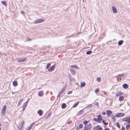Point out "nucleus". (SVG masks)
I'll return each instance as SVG.
<instances>
[{
    "mask_svg": "<svg viewBox=\"0 0 130 130\" xmlns=\"http://www.w3.org/2000/svg\"><path fill=\"white\" fill-rule=\"evenodd\" d=\"M93 120L99 123H101V121L103 120V118L101 115H99L97 116V118H93Z\"/></svg>",
    "mask_w": 130,
    "mask_h": 130,
    "instance_id": "1",
    "label": "nucleus"
},
{
    "mask_svg": "<svg viewBox=\"0 0 130 130\" xmlns=\"http://www.w3.org/2000/svg\"><path fill=\"white\" fill-rule=\"evenodd\" d=\"M91 123L88 124L87 126H85L84 128V130H91L92 129V127H91Z\"/></svg>",
    "mask_w": 130,
    "mask_h": 130,
    "instance_id": "2",
    "label": "nucleus"
},
{
    "mask_svg": "<svg viewBox=\"0 0 130 130\" xmlns=\"http://www.w3.org/2000/svg\"><path fill=\"white\" fill-rule=\"evenodd\" d=\"M69 77V79L70 80V85H72V81H74L75 79L72 76H71V75L70 74H68Z\"/></svg>",
    "mask_w": 130,
    "mask_h": 130,
    "instance_id": "3",
    "label": "nucleus"
},
{
    "mask_svg": "<svg viewBox=\"0 0 130 130\" xmlns=\"http://www.w3.org/2000/svg\"><path fill=\"white\" fill-rule=\"evenodd\" d=\"M44 21V20L43 19H40L37 20L36 21H35L34 23L37 24L38 23H39L42 22Z\"/></svg>",
    "mask_w": 130,
    "mask_h": 130,
    "instance_id": "4",
    "label": "nucleus"
},
{
    "mask_svg": "<svg viewBox=\"0 0 130 130\" xmlns=\"http://www.w3.org/2000/svg\"><path fill=\"white\" fill-rule=\"evenodd\" d=\"M125 115V113H119L116 114L115 115V116L117 117H121L124 116Z\"/></svg>",
    "mask_w": 130,
    "mask_h": 130,
    "instance_id": "5",
    "label": "nucleus"
},
{
    "mask_svg": "<svg viewBox=\"0 0 130 130\" xmlns=\"http://www.w3.org/2000/svg\"><path fill=\"white\" fill-rule=\"evenodd\" d=\"M27 60L26 58L24 57L23 58L19 59L18 60V62H24Z\"/></svg>",
    "mask_w": 130,
    "mask_h": 130,
    "instance_id": "6",
    "label": "nucleus"
},
{
    "mask_svg": "<svg viewBox=\"0 0 130 130\" xmlns=\"http://www.w3.org/2000/svg\"><path fill=\"white\" fill-rule=\"evenodd\" d=\"M55 65H54L51 66L50 68L48 69V71L50 72H51L55 68Z\"/></svg>",
    "mask_w": 130,
    "mask_h": 130,
    "instance_id": "7",
    "label": "nucleus"
},
{
    "mask_svg": "<svg viewBox=\"0 0 130 130\" xmlns=\"http://www.w3.org/2000/svg\"><path fill=\"white\" fill-rule=\"evenodd\" d=\"M70 72H71L72 74L73 75H75L76 74V71L74 70L73 69H71V68H70Z\"/></svg>",
    "mask_w": 130,
    "mask_h": 130,
    "instance_id": "8",
    "label": "nucleus"
},
{
    "mask_svg": "<svg viewBox=\"0 0 130 130\" xmlns=\"http://www.w3.org/2000/svg\"><path fill=\"white\" fill-rule=\"evenodd\" d=\"M106 112L107 117L110 116L112 113V111L110 110H107L106 111Z\"/></svg>",
    "mask_w": 130,
    "mask_h": 130,
    "instance_id": "9",
    "label": "nucleus"
},
{
    "mask_svg": "<svg viewBox=\"0 0 130 130\" xmlns=\"http://www.w3.org/2000/svg\"><path fill=\"white\" fill-rule=\"evenodd\" d=\"M112 9L114 13H117V9L115 6H113L112 7Z\"/></svg>",
    "mask_w": 130,
    "mask_h": 130,
    "instance_id": "10",
    "label": "nucleus"
},
{
    "mask_svg": "<svg viewBox=\"0 0 130 130\" xmlns=\"http://www.w3.org/2000/svg\"><path fill=\"white\" fill-rule=\"evenodd\" d=\"M128 87V85L124 83L123 85V87L124 89L127 88Z\"/></svg>",
    "mask_w": 130,
    "mask_h": 130,
    "instance_id": "11",
    "label": "nucleus"
},
{
    "mask_svg": "<svg viewBox=\"0 0 130 130\" xmlns=\"http://www.w3.org/2000/svg\"><path fill=\"white\" fill-rule=\"evenodd\" d=\"M43 94V92L42 91H41L38 92V95L39 96H42Z\"/></svg>",
    "mask_w": 130,
    "mask_h": 130,
    "instance_id": "12",
    "label": "nucleus"
},
{
    "mask_svg": "<svg viewBox=\"0 0 130 130\" xmlns=\"http://www.w3.org/2000/svg\"><path fill=\"white\" fill-rule=\"evenodd\" d=\"M37 113L40 116H41L43 114V111L41 110H39Z\"/></svg>",
    "mask_w": 130,
    "mask_h": 130,
    "instance_id": "13",
    "label": "nucleus"
},
{
    "mask_svg": "<svg viewBox=\"0 0 130 130\" xmlns=\"http://www.w3.org/2000/svg\"><path fill=\"white\" fill-rule=\"evenodd\" d=\"M84 111L82 110L79 111V113H78L77 115H79L81 114H83L84 113Z\"/></svg>",
    "mask_w": 130,
    "mask_h": 130,
    "instance_id": "14",
    "label": "nucleus"
},
{
    "mask_svg": "<svg viewBox=\"0 0 130 130\" xmlns=\"http://www.w3.org/2000/svg\"><path fill=\"white\" fill-rule=\"evenodd\" d=\"M79 103V102H76V103H75L73 105L72 107L74 108L77 107Z\"/></svg>",
    "mask_w": 130,
    "mask_h": 130,
    "instance_id": "15",
    "label": "nucleus"
},
{
    "mask_svg": "<svg viewBox=\"0 0 130 130\" xmlns=\"http://www.w3.org/2000/svg\"><path fill=\"white\" fill-rule=\"evenodd\" d=\"M122 93L121 92H118L117 93H116V96L118 97L119 96L121 95L122 94Z\"/></svg>",
    "mask_w": 130,
    "mask_h": 130,
    "instance_id": "16",
    "label": "nucleus"
},
{
    "mask_svg": "<svg viewBox=\"0 0 130 130\" xmlns=\"http://www.w3.org/2000/svg\"><path fill=\"white\" fill-rule=\"evenodd\" d=\"M128 117H126L122 119V121H124V122L127 121H127L128 120Z\"/></svg>",
    "mask_w": 130,
    "mask_h": 130,
    "instance_id": "17",
    "label": "nucleus"
},
{
    "mask_svg": "<svg viewBox=\"0 0 130 130\" xmlns=\"http://www.w3.org/2000/svg\"><path fill=\"white\" fill-rule=\"evenodd\" d=\"M126 129L127 130H130V124H128L126 126Z\"/></svg>",
    "mask_w": 130,
    "mask_h": 130,
    "instance_id": "18",
    "label": "nucleus"
},
{
    "mask_svg": "<svg viewBox=\"0 0 130 130\" xmlns=\"http://www.w3.org/2000/svg\"><path fill=\"white\" fill-rule=\"evenodd\" d=\"M123 42V40H120L118 42V44L119 45H121Z\"/></svg>",
    "mask_w": 130,
    "mask_h": 130,
    "instance_id": "19",
    "label": "nucleus"
},
{
    "mask_svg": "<svg viewBox=\"0 0 130 130\" xmlns=\"http://www.w3.org/2000/svg\"><path fill=\"white\" fill-rule=\"evenodd\" d=\"M13 85L14 86H17L18 85L17 82L16 81H14L13 82Z\"/></svg>",
    "mask_w": 130,
    "mask_h": 130,
    "instance_id": "20",
    "label": "nucleus"
},
{
    "mask_svg": "<svg viewBox=\"0 0 130 130\" xmlns=\"http://www.w3.org/2000/svg\"><path fill=\"white\" fill-rule=\"evenodd\" d=\"M66 105L65 103H63L61 105V108L62 109L65 108L66 107Z\"/></svg>",
    "mask_w": 130,
    "mask_h": 130,
    "instance_id": "21",
    "label": "nucleus"
},
{
    "mask_svg": "<svg viewBox=\"0 0 130 130\" xmlns=\"http://www.w3.org/2000/svg\"><path fill=\"white\" fill-rule=\"evenodd\" d=\"M1 3L6 6H7V4L6 2L5 1H2L1 2Z\"/></svg>",
    "mask_w": 130,
    "mask_h": 130,
    "instance_id": "22",
    "label": "nucleus"
},
{
    "mask_svg": "<svg viewBox=\"0 0 130 130\" xmlns=\"http://www.w3.org/2000/svg\"><path fill=\"white\" fill-rule=\"evenodd\" d=\"M119 101H123L124 100V97L123 96H121L119 97Z\"/></svg>",
    "mask_w": 130,
    "mask_h": 130,
    "instance_id": "23",
    "label": "nucleus"
},
{
    "mask_svg": "<svg viewBox=\"0 0 130 130\" xmlns=\"http://www.w3.org/2000/svg\"><path fill=\"white\" fill-rule=\"evenodd\" d=\"M92 53L91 51H89L86 52V54L87 55H89L91 54Z\"/></svg>",
    "mask_w": 130,
    "mask_h": 130,
    "instance_id": "24",
    "label": "nucleus"
},
{
    "mask_svg": "<svg viewBox=\"0 0 130 130\" xmlns=\"http://www.w3.org/2000/svg\"><path fill=\"white\" fill-rule=\"evenodd\" d=\"M71 68H74L76 69H78L79 68L77 67V65H71L70 66Z\"/></svg>",
    "mask_w": 130,
    "mask_h": 130,
    "instance_id": "25",
    "label": "nucleus"
},
{
    "mask_svg": "<svg viewBox=\"0 0 130 130\" xmlns=\"http://www.w3.org/2000/svg\"><path fill=\"white\" fill-rule=\"evenodd\" d=\"M112 119L113 120V121H115V120L116 118H115V116L113 115H112L111 116Z\"/></svg>",
    "mask_w": 130,
    "mask_h": 130,
    "instance_id": "26",
    "label": "nucleus"
},
{
    "mask_svg": "<svg viewBox=\"0 0 130 130\" xmlns=\"http://www.w3.org/2000/svg\"><path fill=\"white\" fill-rule=\"evenodd\" d=\"M85 83L84 82H83L81 83L80 86L81 87H84L85 86Z\"/></svg>",
    "mask_w": 130,
    "mask_h": 130,
    "instance_id": "27",
    "label": "nucleus"
},
{
    "mask_svg": "<svg viewBox=\"0 0 130 130\" xmlns=\"http://www.w3.org/2000/svg\"><path fill=\"white\" fill-rule=\"evenodd\" d=\"M102 122L103 124L104 125H106L108 124V122H105V121L103 120H102Z\"/></svg>",
    "mask_w": 130,
    "mask_h": 130,
    "instance_id": "28",
    "label": "nucleus"
},
{
    "mask_svg": "<svg viewBox=\"0 0 130 130\" xmlns=\"http://www.w3.org/2000/svg\"><path fill=\"white\" fill-rule=\"evenodd\" d=\"M51 64L50 63H48L46 66V69H48L51 66Z\"/></svg>",
    "mask_w": 130,
    "mask_h": 130,
    "instance_id": "29",
    "label": "nucleus"
},
{
    "mask_svg": "<svg viewBox=\"0 0 130 130\" xmlns=\"http://www.w3.org/2000/svg\"><path fill=\"white\" fill-rule=\"evenodd\" d=\"M6 111L2 110L1 111V115L2 116H4L5 115L6 113Z\"/></svg>",
    "mask_w": 130,
    "mask_h": 130,
    "instance_id": "30",
    "label": "nucleus"
},
{
    "mask_svg": "<svg viewBox=\"0 0 130 130\" xmlns=\"http://www.w3.org/2000/svg\"><path fill=\"white\" fill-rule=\"evenodd\" d=\"M7 108V106L6 105H5L3 107V108H2V110L6 111V110Z\"/></svg>",
    "mask_w": 130,
    "mask_h": 130,
    "instance_id": "31",
    "label": "nucleus"
},
{
    "mask_svg": "<svg viewBox=\"0 0 130 130\" xmlns=\"http://www.w3.org/2000/svg\"><path fill=\"white\" fill-rule=\"evenodd\" d=\"M23 101V99H21V100L18 103V106H19L21 104L22 102Z\"/></svg>",
    "mask_w": 130,
    "mask_h": 130,
    "instance_id": "32",
    "label": "nucleus"
},
{
    "mask_svg": "<svg viewBox=\"0 0 130 130\" xmlns=\"http://www.w3.org/2000/svg\"><path fill=\"white\" fill-rule=\"evenodd\" d=\"M115 125H116L117 127L119 128H120V126L119 123L118 122H117L115 124Z\"/></svg>",
    "mask_w": 130,
    "mask_h": 130,
    "instance_id": "33",
    "label": "nucleus"
},
{
    "mask_svg": "<svg viewBox=\"0 0 130 130\" xmlns=\"http://www.w3.org/2000/svg\"><path fill=\"white\" fill-rule=\"evenodd\" d=\"M24 121H23L22 122H21V123L19 125V126H20L21 128L23 126V124Z\"/></svg>",
    "mask_w": 130,
    "mask_h": 130,
    "instance_id": "34",
    "label": "nucleus"
},
{
    "mask_svg": "<svg viewBox=\"0 0 130 130\" xmlns=\"http://www.w3.org/2000/svg\"><path fill=\"white\" fill-rule=\"evenodd\" d=\"M92 105H91L90 104L89 105H88V106H86V108H91L92 107Z\"/></svg>",
    "mask_w": 130,
    "mask_h": 130,
    "instance_id": "35",
    "label": "nucleus"
},
{
    "mask_svg": "<svg viewBox=\"0 0 130 130\" xmlns=\"http://www.w3.org/2000/svg\"><path fill=\"white\" fill-rule=\"evenodd\" d=\"M101 79L100 77H98L97 78V81L99 82H100L101 81Z\"/></svg>",
    "mask_w": 130,
    "mask_h": 130,
    "instance_id": "36",
    "label": "nucleus"
},
{
    "mask_svg": "<svg viewBox=\"0 0 130 130\" xmlns=\"http://www.w3.org/2000/svg\"><path fill=\"white\" fill-rule=\"evenodd\" d=\"M88 122L89 121H87L86 120H85L83 124L84 125H86Z\"/></svg>",
    "mask_w": 130,
    "mask_h": 130,
    "instance_id": "37",
    "label": "nucleus"
},
{
    "mask_svg": "<svg viewBox=\"0 0 130 130\" xmlns=\"http://www.w3.org/2000/svg\"><path fill=\"white\" fill-rule=\"evenodd\" d=\"M83 127V125L82 124H80L78 126L79 128H82Z\"/></svg>",
    "mask_w": 130,
    "mask_h": 130,
    "instance_id": "38",
    "label": "nucleus"
},
{
    "mask_svg": "<svg viewBox=\"0 0 130 130\" xmlns=\"http://www.w3.org/2000/svg\"><path fill=\"white\" fill-rule=\"evenodd\" d=\"M99 88H97L95 90V93H96L98 92L99 91Z\"/></svg>",
    "mask_w": 130,
    "mask_h": 130,
    "instance_id": "39",
    "label": "nucleus"
},
{
    "mask_svg": "<svg viewBox=\"0 0 130 130\" xmlns=\"http://www.w3.org/2000/svg\"><path fill=\"white\" fill-rule=\"evenodd\" d=\"M31 128L29 126L28 127H27L26 128V130H30Z\"/></svg>",
    "mask_w": 130,
    "mask_h": 130,
    "instance_id": "40",
    "label": "nucleus"
},
{
    "mask_svg": "<svg viewBox=\"0 0 130 130\" xmlns=\"http://www.w3.org/2000/svg\"><path fill=\"white\" fill-rule=\"evenodd\" d=\"M27 104H25L24 103V104H23V105L22 106V107H23L26 108V107L27 106Z\"/></svg>",
    "mask_w": 130,
    "mask_h": 130,
    "instance_id": "41",
    "label": "nucleus"
},
{
    "mask_svg": "<svg viewBox=\"0 0 130 130\" xmlns=\"http://www.w3.org/2000/svg\"><path fill=\"white\" fill-rule=\"evenodd\" d=\"M127 123H130V118L129 117H128V120L127 121Z\"/></svg>",
    "mask_w": 130,
    "mask_h": 130,
    "instance_id": "42",
    "label": "nucleus"
},
{
    "mask_svg": "<svg viewBox=\"0 0 130 130\" xmlns=\"http://www.w3.org/2000/svg\"><path fill=\"white\" fill-rule=\"evenodd\" d=\"M72 93V91H68V94H71Z\"/></svg>",
    "mask_w": 130,
    "mask_h": 130,
    "instance_id": "43",
    "label": "nucleus"
},
{
    "mask_svg": "<svg viewBox=\"0 0 130 130\" xmlns=\"http://www.w3.org/2000/svg\"><path fill=\"white\" fill-rule=\"evenodd\" d=\"M31 40V39L29 38H27L26 39V40L27 41H30Z\"/></svg>",
    "mask_w": 130,
    "mask_h": 130,
    "instance_id": "44",
    "label": "nucleus"
},
{
    "mask_svg": "<svg viewBox=\"0 0 130 130\" xmlns=\"http://www.w3.org/2000/svg\"><path fill=\"white\" fill-rule=\"evenodd\" d=\"M65 90V87H63L61 90H62L63 92H64Z\"/></svg>",
    "mask_w": 130,
    "mask_h": 130,
    "instance_id": "45",
    "label": "nucleus"
},
{
    "mask_svg": "<svg viewBox=\"0 0 130 130\" xmlns=\"http://www.w3.org/2000/svg\"><path fill=\"white\" fill-rule=\"evenodd\" d=\"M34 122H33V123H32L30 126H29L31 128L32 127V126H33V124H34Z\"/></svg>",
    "mask_w": 130,
    "mask_h": 130,
    "instance_id": "46",
    "label": "nucleus"
},
{
    "mask_svg": "<svg viewBox=\"0 0 130 130\" xmlns=\"http://www.w3.org/2000/svg\"><path fill=\"white\" fill-rule=\"evenodd\" d=\"M63 91L62 90H61L60 92H59V93L60 94H61L63 93Z\"/></svg>",
    "mask_w": 130,
    "mask_h": 130,
    "instance_id": "47",
    "label": "nucleus"
},
{
    "mask_svg": "<svg viewBox=\"0 0 130 130\" xmlns=\"http://www.w3.org/2000/svg\"><path fill=\"white\" fill-rule=\"evenodd\" d=\"M102 114L103 115H105L106 114V112L105 111H103L102 112Z\"/></svg>",
    "mask_w": 130,
    "mask_h": 130,
    "instance_id": "48",
    "label": "nucleus"
},
{
    "mask_svg": "<svg viewBox=\"0 0 130 130\" xmlns=\"http://www.w3.org/2000/svg\"><path fill=\"white\" fill-rule=\"evenodd\" d=\"M95 105L96 106H99V104L98 102H96L95 103Z\"/></svg>",
    "mask_w": 130,
    "mask_h": 130,
    "instance_id": "49",
    "label": "nucleus"
},
{
    "mask_svg": "<svg viewBox=\"0 0 130 130\" xmlns=\"http://www.w3.org/2000/svg\"><path fill=\"white\" fill-rule=\"evenodd\" d=\"M21 13L22 14H24V12L23 11H21Z\"/></svg>",
    "mask_w": 130,
    "mask_h": 130,
    "instance_id": "50",
    "label": "nucleus"
},
{
    "mask_svg": "<svg viewBox=\"0 0 130 130\" xmlns=\"http://www.w3.org/2000/svg\"><path fill=\"white\" fill-rule=\"evenodd\" d=\"M121 130H125V127H124L123 126Z\"/></svg>",
    "mask_w": 130,
    "mask_h": 130,
    "instance_id": "51",
    "label": "nucleus"
},
{
    "mask_svg": "<svg viewBox=\"0 0 130 130\" xmlns=\"http://www.w3.org/2000/svg\"><path fill=\"white\" fill-rule=\"evenodd\" d=\"M28 101H26L25 103H24L25 104H27V105L28 103Z\"/></svg>",
    "mask_w": 130,
    "mask_h": 130,
    "instance_id": "52",
    "label": "nucleus"
},
{
    "mask_svg": "<svg viewBox=\"0 0 130 130\" xmlns=\"http://www.w3.org/2000/svg\"><path fill=\"white\" fill-rule=\"evenodd\" d=\"M22 107L23 108V109H22V110L23 111H24L26 108L23 107Z\"/></svg>",
    "mask_w": 130,
    "mask_h": 130,
    "instance_id": "53",
    "label": "nucleus"
},
{
    "mask_svg": "<svg viewBox=\"0 0 130 130\" xmlns=\"http://www.w3.org/2000/svg\"><path fill=\"white\" fill-rule=\"evenodd\" d=\"M61 94H60L59 93L57 95V98H58V97H59L60 95Z\"/></svg>",
    "mask_w": 130,
    "mask_h": 130,
    "instance_id": "54",
    "label": "nucleus"
},
{
    "mask_svg": "<svg viewBox=\"0 0 130 130\" xmlns=\"http://www.w3.org/2000/svg\"><path fill=\"white\" fill-rule=\"evenodd\" d=\"M79 129V128L78 127V126H77L76 128V130H78Z\"/></svg>",
    "mask_w": 130,
    "mask_h": 130,
    "instance_id": "55",
    "label": "nucleus"
},
{
    "mask_svg": "<svg viewBox=\"0 0 130 130\" xmlns=\"http://www.w3.org/2000/svg\"><path fill=\"white\" fill-rule=\"evenodd\" d=\"M122 74H120L119 75V76L120 77H121V76H122Z\"/></svg>",
    "mask_w": 130,
    "mask_h": 130,
    "instance_id": "56",
    "label": "nucleus"
},
{
    "mask_svg": "<svg viewBox=\"0 0 130 130\" xmlns=\"http://www.w3.org/2000/svg\"><path fill=\"white\" fill-rule=\"evenodd\" d=\"M50 115V114L49 113L48 114L47 116H49Z\"/></svg>",
    "mask_w": 130,
    "mask_h": 130,
    "instance_id": "57",
    "label": "nucleus"
},
{
    "mask_svg": "<svg viewBox=\"0 0 130 130\" xmlns=\"http://www.w3.org/2000/svg\"><path fill=\"white\" fill-rule=\"evenodd\" d=\"M104 94H106V95H107V94L106 93V92H105L104 93Z\"/></svg>",
    "mask_w": 130,
    "mask_h": 130,
    "instance_id": "58",
    "label": "nucleus"
},
{
    "mask_svg": "<svg viewBox=\"0 0 130 130\" xmlns=\"http://www.w3.org/2000/svg\"><path fill=\"white\" fill-rule=\"evenodd\" d=\"M109 42H111V41H108L107 42V44H108V43H109Z\"/></svg>",
    "mask_w": 130,
    "mask_h": 130,
    "instance_id": "59",
    "label": "nucleus"
},
{
    "mask_svg": "<svg viewBox=\"0 0 130 130\" xmlns=\"http://www.w3.org/2000/svg\"><path fill=\"white\" fill-rule=\"evenodd\" d=\"M106 126H104V128H106Z\"/></svg>",
    "mask_w": 130,
    "mask_h": 130,
    "instance_id": "60",
    "label": "nucleus"
},
{
    "mask_svg": "<svg viewBox=\"0 0 130 130\" xmlns=\"http://www.w3.org/2000/svg\"><path fill=\"white\" fill-rule=\"evenodd\" d=\"M51 95H52V92H51Z\"/></svg>",
    "mask_w": 130,
    "mask_h": 130,
    "instance_id": "61",
    "label": "nucleus"
},
{
    "mask_svg": "<svg viewBox=\"0 0 130 130\" xmlns=\"http://www.w3.org/2000/svg\"><path fill=\"white\" fill-rule=\"evenodd\" d=\"M76 85H78V84L77 83H76Z\"/></svg>",
    "mask_w": 130,
    "mask_h": 130,
    "instance_id": "62",
    "label": "nucleus"
},
{
    "mask_svg": "<svg viewBox=\"0 0 130 130\" xmlns=\"http://www.w3.org/2000/svg\"><path fill=\"white\" fill-rule=\"evenodd\" d=\"M1 126V124L0 123V127Z\"/></svg>",
    "mask_w": 130,
    "mask_h": 130,
    "instance_id": "63",
    "label": "nucleus"
},
{
    "mask_svg": "<svg viewBox=\"0 0 130 130\" xmlns=\"http://www.w3.org/2000/svg\"><path fill=\"white\" fill-rule=\"evenodd\" d=\"M1 128L0 127V130H1Z\"/></svg>",
    "mask_w": 130,
    "mask_h": 130,
    "instance_id": "64",
    "label": "nucleus"
}]
</instances>
